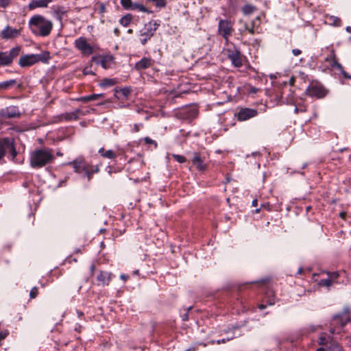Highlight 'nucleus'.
<instances>
[{
    "mask_svg": "<svg viewBox=\"0 0 351 351\" xmlns=\"http://www.w3.org/2000/svg\"><path fill=\"white\" fill-rule=\"evenodd\" d=\"M29 27L36 36L46 37L53 28V23L41 15H34L29 21Z\"/></svg>",
    "mask_w": 351,
    "mask_h": 351,
    "instance_id": "obj_1",
    "label": "nucleus"
},
{
    "mask_svg": "<svg viewBox=\"0 0 351 351\" xmlns=\"http://www.w3.org/2000/svg\"><path fill=\"white\" fill-rule=\"evenodd\" d=\"M53 158L51 149H39L31 154L30 165L34 168H40L51 162Z\"/></svg>",
    "mask_w": 351,
    "mask_h": 351,
    "instance_id": "obj_2",
    "label": "nucleus"
},
{
    "mask_svg": "<svg viewBox=\"0 0 351 351\" xmlns=\"http://www.w3.org/2000/svg\"><path fill=\"white\" fill-rule=\"evenodd\" d=\"M69 165H72L75 173H84L88 181L92 178L93 173H97L99 171L97 166L91 165L82 157L77 158L69 162Z\"/></svg>",
    "mask_w": 351,
    "mask_h": 351,
    "instance_id": "obj_3",
    "label": "nucleus"
},
{
    "mask_svg": "<svg viewBox=\"0 0 351 351\" xmlns=\"http://www.w3.org/2000/svg\"><path fill=\"white\" fill-rule=\"evenodd\" d=\"M350 315L348 308H345L341 313L336 314L333 316L330 323V332L332 335L339 334L341 331V328L350 322Z\"/></svg>",
    "mask_w": 351,
    "mask_h": 351,
    "instance_id": "obj_4",
    "label": "nucleus"
},
{
    "mask_svg": "<svg viewBox=\"0 0 351 351\" xmlns=\"http://www.w3.org/2000/svg\"><path fill=\"white\" fill-rule=\"evenodd\" d=\"M49 58V52H44L40 54H29L23 56L20 58L19 64L21 67L32 66L38 62H46Z\"/></svg>",
    "mask_w": 351,
    "mask_h": 351,
    "instance_id": "obj_5",
    "label": "nucleus"
},
{
    "mask_svg": "<svg viewBox=\"0 0 351 351\" xmlns=\"http://www.w3.org/2000/svg\"><path fill=\"white\" fill-rule=\"evenodd\" d=\"M21 51V47L17 46L9 51L0 52V67L10 66L13 60L17 57Z\"/></svg>",
    "mask_w": 351,
    "mask_h": 351,
    "instance_id": "obj_6",
    "label": "nucleus"
},
{
    "mask_svg": "<svg viewBox=\"0 0 351 351\" xmlns=\"http://www.w3.org/2000/svg\"><path fill=\"white\" fill-rule=\"evenodd\" d=\"M158 26L159 23L156 21H150L145 25L144 27L141 30V36L143 37L141 42L143 45H145L154 36Z\"/></svg>",
    "mask_w": 351,
    "mask_h": 351,
    "instance_id": "obj_7",
    "label": "nucleus"
},
{
    "mask_svg": "<svg viewBox=\"0 0 351 351\" xmlns=\"http://www.w3.org/2000/svg\"><path fill=\"white\" fill-rule=\"evenodd\" d=\"M233 23L228 20L221 19L218 23V32L226 41L233 32Z\"/></svg>",
    "mask_w": 351,
    "mask_h": 351,
    "instance_id": "obj_8",
    "label": "nucleus"
},
{
    "mask_svg": "<svg viewBox=\"0 0 351 351\" xmlns=\"http://www.w3.org/2000/svg\"><path fill=\"white\" fill-rule=\"evenodd\" d=\"M74 46L83 56H90L93 53V47L88 43L84 37L77 38L74 41Z\"/></svg>",
    "mask_w": 351,
    "mask_h": 351,
    "instance_id": "obj_9",
    "label": "nucleus"
},
{
    "mask_svg": "<svg viewBox=\"0 0 351 351\" xmlns=\"http://www.w3.org/2000/svg\"><path fill=\"white\" fill-rule=\"evenodd\" d=\"M306 93L310 97L322 98L326 94V90L324 86L319 84H311L306 88Z\"/></svg>",
    "mask_w": 351,
    "mask_h": 351,
    "instance_id": "obj_10",
    "label": "nucleus"
},
{
    "mask_svg": "<svg viewBox=\"0 0 351 351\" xmlns=\"http://www.w3.org/2000/svg\"><path fill=\"white\" fill-rule=\"evenodd\" d=\"M257 114L258 112L255 109L244 108L237 112V118L238 121H244L256 117Z\"/></svg>",
    "mask_w": 351,
    "mask_h": 351,
    "instance_id": "obj_11",
    "label": "nucleus"
},
{
    "mask_svg": "<svg viewBox=\"0 0 351 351\" xmlns=\"http://www.w3.org/2000/svg\"><path fill=\"white\" fill-rule=\"evenodd\" d=\"M20 34V29L8 25L1 31L0 36L4 40H8L16 38Z\"/></svg>",
    "mask_w": 351,
    "mask_h": 351,
    "instance_id": "obj_12",
    "label": "nucleus"
},
{
    "mask_svg": "<svg viewBox=\"0 0 351 351\" xmlns=\"http://www.w3.org/2000/svg\"><path fill=\"white\" fill-rule=\"evenodd\" d=\"M191 162L198 171H204L207 168V165L205 163V158L202 157L198 152L193 153Z\"/></svg>",
    "mask_w": 351,
    "mask_h": 351,
    "instance_id": "obj_13",
    "label": "nucleus"
},
{
    "mask_svg": "<svg viewBox=\"0 0 351 351\" xmlns=\"http://www.w3.org/2000/svg\"><path fill=\"white\" fill-rule=\"evenodd\" d=\"M86 112H83L80 109H76L72 112H65L60 116V120L61 121H72L77 120L80 115H85Z\"/></svg>",
    "mask_w": 351,
    "mask_h": 351,
    "instance_id": "obj_14",
    "label": "nucleus"
},
{
    "mask_svg": "<svg viewBox=\"0 0 351 351\" xmlns=\"http://www.w3.org/2000/svg\"><path fill=\"white\" fill-rule=\"evenodd\" d=\"M154 63V60L149 58H143L141 60L136 62L134 68L136 70H143L150 67Z\"/></svg>",
    "mask_w": 351,
    "mask_h": 351,
    "instance_id": "obj_15",
    "label": "nucleus"
},
{
    "mask_svg": "<svg viewBox=\"0 0 351 351\" xmlns=\"http://www.w3.org/2000/svg\"><path fill=\"white\" fill-rule=\"evenodd\" d=\"M52 0H32L28 4V8L32 10L36 8H47Z\"/></svg>",
    "mask_w": 351,
    "mask_h": 351,
    "instance_id": "obj_16",
    "label": "nucleus"
},
{
    "mask_svg": "<svg viewBox=\"0 0 351 351\" xmlns=\"http://www.w3.org/2000/svg\"><path fill=\"white\" fill-rule=\"evenodd\" d=\"M1 114L8 118L17 117L20 115V112L16 107L10 106L2 110Z\"/></svg>",
    "mask_w": 351,
    "mask_h": 351,
    "instance_id": "obj_17",
    "label": "nucleus"
},
{
    "mask_svg": "<svg viewBox=\"0 0 351 351\" xmlns=\"http://www.w3.org/2000/svg\"><path fill=\"white\" fill-rule=\"evenodd\" d=\"M228 58L235 66L239 67L242 65V60L241 58L240 52L239 51L235 50L232 51L228 54Z\"/></svg>",
    "mask_w": 351,
    "mask_h": 351,
    "instance_id": "obj_18",
    "label": "nucleus"
},
{
    "mask_svg": "<svg viewBox=\"0 0 351 351\" xmlns=\"http://www.w3.org/2000/svg\"><path fill=\"white\" fill-rule=\"evenodd\" d=\"M97 280L99 281L103 286L108 285L111 280V274L107 271H101L97 276Z\"/></svg>",
    "mask_w": 351,
    "mask_h": 351,
    "instance_id": "obj_19",
    "label": "nucleus"
},
{
    "mask_svg": "<svg viewBox=\"0 0 351 351\" xmlns=\"http://www.w3.org/2000/svg\"><path fill=\"white\" fill-rule=\"evenodd\" d=\"M113 61V56L111 55H106L101 57L100 59V64L101 66L105 69H107L110 67L111 64Z\"/></svg>",
    "mask_w": 351,
    "mask_h": 351,
    "instance_id": "obj_20",
    "label": "nucleus"
},
{
    "mask_svg": "<svg viewBox=\"0 0 351 351\" xmlns=\"http://www.w3.org/2000/svg\"><path fill=\"white\" fill-rule=\"evenodd\" d=\"M325 61L329 62L332 68L341 69V64L335 60V54L334 51H332L330 54L325 58Z\"/></svg>",
    "mask_w": 351,
    "mask_h": 351,
    "instance_id": "obj_21",
    "label": "nucleus"
},
{
    "mask_svg": "<svg viewBox=\"0 0 351 351\" xmlns=\"http://www.w3.org/2000/svg\"><path fill=\"white\" fill-rule=\"evenodd\" d=\"M98 152L101 156L108 159H114L117 156V154L113 150H105L103 147L100 148Z\"/></svg>",
    "mask_w": 351,
    "mask_h": 351,
    "instance_id": "obj_22",
    "label": "nucleus"
},
{
    "mask_svg": "<svg viewBox=\"0 0 351 351\" xmlns=\"http://www.w3.org/2000/svg\"><path fill=\"white\" fill-rule=\"evenodd\" d=\"M259 17H256L254 20H252L249 25V33L252 35L254 34L257 32L258 27L259 25Z\"/></svg>",
    "mask_w": 351,
    "mask_h": 351,
    "instance_id": "obj_23",
    "label": "nucleus"
},
{
    "mask_svg": "<svg viewBox=\"0 0 351 351\" xmlns=\"http://www.w3.org/2000/svg\"><path fill=\"white\" fill-rule=\"evenodd\" d=\"M132 19V14H127L120 19L119 23L123 27H128L130 24Z\"/></svg>",
    "mask_w": 351,
    "mask_h": 351,
    "instance_id": "obj_24",
    "label": "nucleus"
},
{
    "mask_svg": "<svg viewBox=\"0 0 351 351\" xmlns=\"http://www.w3.org/2000/svg\"><path fill=\"white\" fill-rule=\"evenodd\" d=\"M16 83L15 80H10L3 82H0V90H6Z\"/></svg>",
    "mask_w": 351,
    "mask_h": 351,
    "instance_id": "obj_25",
    "label": "nucleus"
},
{
    "mask_svg": "<svg viewBox=\"0 0 351 351\" xmlns=\"http://www.w3.org/2000/svg\"><path fill=\"white\" fill-rule=\"evenodd\" d=\"M255 10V7L250 5V4H246L243 5L242 8V12L245 15H249L252 14Z\"/></svg>",
    "mask_w": 351,
    "mask_h": 351,
    "instance_id": "obj_26",
    "label": "nucleus"
},
{
    "mask_svg": "<svg viewBox=\"0 0 351 351\" xmlns=\"http://www.w3.org/2000/svg\"><path fill=\"white\" fill-rule=\"evenodd\" d=\"M115 83H116V80L114 79L105 78L100 83V86H103V87L112 86L114 85Z\"/></svg>",
    "mask_w": 351,
    "mask_h": 351,
    "instance_id": "obj_27",
    "label": "nucleus"
},
{
    "mask_svg": "<svg viewBox=\"0 0 351 351\" xmlns=\"http://www.w3.org/2000/svg\"><path fill=\"white\" fill-rule=\"evenodd\" d=\"M120 3L126 10H132L134 3L132 0H121Z\"/></svg>",
    "mask_w": 351,
    "mask_h": 351,
    "instance_id": "obj_28",
    "label": "nucleus"
},
{
    "mask_svg": "<svg viewBox=\"0 0 351 351\" xmlns=\"http://www.w3.org/2000/svg\"><path fill=\"white\" fill-rule=\"evenodd\" d=\"M138 10L141 12H146V13H152V11L149 10L143 5L136 3H134V5L132 7V10Z\"/></svg>",
    "mask_w": 351,
    "mask_h": 351,
    "instance_id": "obj_29",
    "label": "nucleus"
},
{
    "mask_svg": "<svg viewBox=\"0 0 351 351\" xmlns=\"http://www.w3.org/2000/svg\"><path fill=\"white\" fill-rule=\"evenodd\" d=\"M5 143H8L9 141L5 139L4 141H0V160L3 158L5 154Z\"/></svg>",
    "mask_w": 351,
    "mask_h": 351,
    "instance_id": "obj_30",
    "label": "nucleus"
},
{
    "mask_svg": "<svg viewBox=\"0 0 351 351\" xmlns=\"http://www.w3.org/2000/svg\"><path fill=\"white\" fill-rule=\"evenodd\" d=\"M329 339L330 337H328L325 333H322L319 337V343L322 346L326 345L328 342Z\"/></svg>",
    "mask_w": 351,
    "mask_h": 351,
    "instance_id": "obj_31",
    "label": "nucleus"
},
{
    "mask_svg": "<svg viewBox=\"0 0 351 351\" xmlns=\"http://www.w3.org/2000/svg\"><path fill=\"white\" fill-rule=\"evenodd\" d=\"M330 21H331L332 24L335 26H340L341 25V19L335 16H330L329 17Z\"/></svg>",
    "mask_w": 351,
    "mask_h": 351,
    "instance_id": "obj_32",
    "label": "nucleus"
},
{
    "mask_svg": "<svg viewBox=\"0 0 351 351\" xmlns=\"http://www.w3.org/2000/svg\"><path fill=\"white\" fill-rule=\"evenodd\" d=\"M172 156L179 163H183V162H186L185 157L182 155L173 154Z\"/></svg>",
    "mask_w": 351,
    "mask_h": 351,
    "instance_id": "obj_33",
    "label": "nucleus"
},
{
    "mask_svg": "<svg viewBox=\"0 0 351 351\" xmlns=\"http://www.w3.org/2000/svg\"><path fill=\"white\" fill-rule=\"evenodd\" d=\"M38 294V288L36 287H33L29 293L31 298H35Z\"/></svg>",
    "mask_w": 351,
    "mask_h": 351,
    "instance_id": "obj_34",
    "label": "nucleus"
},
{
    "mask_svg": "<svg viewBox=\"0 0 351 351\" xmlns=\"http://www.w3.org/2000/svg\"><path fill=\"white\" fill-rule=\"evenodd\" d=\"M239 23L243 24V27L239 29V31L241 34L244 32L247 31L249 32V25L242 21H239Z\"/></svg>",
    "mask_w": 351,
    "mask_h": 351,
    "instance_id": "obj_35",
    "label": "nucleus"
},
{
    "mask_svg": "<svg viewBox=\"0 0 351 351\" xmlns=\"http://www.w3.org/2000/svg\"><path fill=\"white\" fill-rule=\"evenodd\" d=\"M144 141L147 144L154 145L155 148H156L158 146L157 143L154 140L150 138L149 137L144 138Z\"/></svg>",
    "mask_w": 351,
    "mask_h": 351,
    "instance_id": "obj_36",
    "label": "nucleus"
},
{
    "mask_svg": "<svg viewBox=\"0 0 351 351\" xmlns=\"http://www.w3.org/2000/svg\"><path fill=\"white\" fill-rule=\"evenodd\" d=\"M328 351H341V346L337 344V343H335V344H332L329 348H328Z\"/></svg>",
    "mask_w": 351,
    "mask_h": 351,
    "instance_id": "obj_37",
    "label": "nucleus"
},
{
    "mask_svg": "<svg viewBox=\"0 0 351 351\" xmlns=\"http://www.w3.org/2000/svg\"><path fill=\"white\" fill-rule=\"evenodd\" d=\"M321 285L325 286V287H330L332 284V281L329 278H327V279H323L321 280V282H320Z\"/></svg>",
    "mask_w": 351,
    "mask_h": 351,
    "instance_id": "obj_38",
    "label": "nucleus"
},
{
    "mask_svg": "<svg viewBox=\"0 0 351 351\" xmlns=\"http://www.w3.org/2000/svg\"><path fill=\"white\" fill-rule=\"evenodd\" d=\"M337 69L343 75L344 78H346V79H351V75L344 71V69H343L342 66H341V69Z\"/></svg>",
    "mask_w": 351,
    "mask_h": 351,
    "instance_id": "obj_39",
    "label": "nucleus"
},
{
    "mask_svg": "<svg viewBox=\"0 0 351 351\" xmlns=\"http://www.w3.org/2000/svg\"><path fill=\"white\" fill-rule=\"evenodd\" d=\"M8 331L3 330L0 332V341L5 339L8 335Z\"/></svg>",
    "mask_w": 351,
    "mask_h": 351,
    "instance_id": "obj_40",
    "label": "nucleus"
},
{
    "mask_svg": "<svg viewBox=\"0 0 351 351\" xmlns=\"http://www.w3.org/2000/svg\"><path fill=\"white\" fill-rule=\"evenodd\" d=\"M121 93L125 97H127L130 93V89L128 88H123L121 90Z\"/></svg>",
    "mask_w": 351,
    "mask_h": 351,
    "instance_id": "obj_41",
    "label": "nucleus"
},
{
    "mask_svg": "<svg viewBox=\"0 0 351 351\" xmlns=\"http://www.w3.org/2000/svg\"><path fill=\"white\" fill-rule=\"evenodd\" d=\"M12 0H0V7H6Z\"/></svg>",
    "mask_w": 351,
    "mask_h": 351,
    "instance_id": "obj_42",
    "label": "nucleus"
},
{
    "mask_svg": "<svg viewBox=\"0 0 351 351\" xmlns=\"http://www.w3.org/2000/svg\"><path fill=\"white\" fill-rule=\"evenodd\" d=\"M233 339V337H228L227 339H219L217 341V344H220V343H225L226 342H227L228 341H230V339Z\"/></svg>",
    "mask_w": 351,
    "mask_h": 351,
    "instance_id": "obj_43",
    "label": "nucleus"
},
{
    "mask_svg": "<svg viewBox=\"0 0 351 351\" xmlns=\"http://www.w3.org/2000/svg\"><path fill=\"white\" fill-rule=\"evenodd\" d=\"M88 96L90 99V101H92V100L97 99V98H99L100 97H103L104 95L102 94H93V95H88Z\"/></svg>",
    "mask_w": 351,
    "mask_h": 351,
    "instance_id": "obj_44",
    "label": "nucleus"
},
{
    "mask_svg": "<svg viewBox=\"0 0 351 351\" xmlns=\"http://www.w3.org/2000/svg\"><path fill=\"white\" fill-rule=\"evenodd\" d=\"M143 125L142 124H137V123H135L134 125V127H133V130L132 131L134 132H138L139 130H140V128L142 127Z\"/></svg>",
    "mask_w": 351,
    "mask_h": 351,
    "instance_id": "obj_45",
    "label": "nucleus"
},
{
    "mask_svg": "<svg viewBox=\"0 0 351 351\" xmlns=\"http://www.w3.org/2000/svg\"><path fill=\"white\" fill-rule=\"evenodd\" d=\"M77 100L83 101V102H87V101H90V99L89 96H84V97H81L78 98Z\"/></svg>",
    "mask_w": 351,
    "mask_h": 351,
    "instance_id": "obj_46",
    "label": "nucleus"
},
{
    "mask_svg": "<svg viewBox=\"0 0 351 351\" xmlns=\"http://www.w3.org/2000/svg\"><path fill=\"white\" fill-rule=\"evenodd\" d=\"M292 53L295 56H299L300 54H301L302 51L300 49H293L292 50Z\"/></svg>",
    "mask_w": 351,
    "mask_h": 351,
    "instance_id": "obj_47",
    "label": "nucleus"
},
{
    "mask_svg": "<svg viewBox=\"0 0 351 351\" xmlns=\"http://www.w3.org/2000/svg\"><path fill=\"white\" fill-rule=\"evenodd\" d=\"M84 73L85 75H88V74H94L93 72H91L90 70L88 69V68H86L84 69Z\"/></svg>",
    "mask_w": 351,
    "mask_h": 351,
    "instance_id": "obj_48",
    "label": "nucleus"
},
{
    "mask_svg": "<svg viewBox=\"0 0 351 351\" xmlns=\"http://www.w3.org/2000/svg\"><path fill=\"white\" fill-rule=\"evenodd\" d=\"M120 278H121L122 280H128V278H129V277H128V276H127V275H125V274H121V275L120 276Z\"/></svg>",
    "mask_w": 351,
    "mask_h": 351,
    "instance_id": "obj_49",
    "label": "nucleus"
},
{
    "mask_svg": "<svg viewBox=\"0 0 351 351\" xmlns=\"http://www.w3.org/2000/svg\"><path fill=\"white\" fill-rule=\"evenodd\" d=\"M258 205V200L257 199H254L252 202V206L255 207Z\"/></svg>",
    "mask_w": 351,
    "mask_h": 351,
    "instance_id": "obj_50",
    "label": "nucleus"
},
{
    "mask_svg": "<svg viewBox=\"0 0 351 351\" xmlns=\"http://www.w3.org/2000/svg\"><path fill=\"white\" fill-rule=\"evenodd\" d=\"M114 33L116 36H119V34H120L119 29L118 28H115L114 29Z\"/></svg>",
    "mask_w": 351,
    "mask_h": 351,
    "instance_id": "obj_51",
    "label": "nucleus"
},
{
    "mask_svg": "<svg viewBox=\"0 0 351 351\" xmlns=\"http://www.w3.org/2000/svg\"><path fill=\"white\" fill-rule=\"evenodd\" d=\"M294 82H295V78L294 77H291L289 80V84L290 85L293 86L294 84Z\"/></svg>",
    "mask_w": 351,
    "mask_h": 351,
    "instance_id": "obj_52",
    "label": "nucleus"
},
{
    "mask_svg": "<svg viewBox=\"0 0 351 351\" xmlns=\"http://www.w3.org/2000/svg\"><path fill=\"white\" fill-rule=\"evenodd\" d=\"M346 30L348 33H351V26H347Z\"/></svg>",
    "mask_w": 351,
    "mask_h": 351,
    "instance_id": "obj_53",
    "label": "nucleus"
},
{
    "mask_svg": "<svg viewBox=\"0 0 351 351\" xmlns=\"http://www.w3.org/2000/svg\"><path fill=\"white\" fill-rule=\"evenodd\" d=\"M258 308H259L261 310H263V309H264V308H266V306H265V304H260V305L258 306Z\"/></svg>",
    "mask_w": 351,
    "mask_h": 351,
    "instance_id": "obj_54",
    "label": "nucleus"
},
{
    "mask_svg": "<svg viewBox=\"0 0 351 351\" xmlns=\"http://www.w3.org/2000/svg\"><path fill=\"white\" fill-rule=\"evenodd\" d=\"M95 266L94 265H92L90 266V271L92 274H93L94 271H95Z\"/></svg>",
    "mask_w": 351,
    "mask_h": 351,
    "instance_id": "obj_55",
    "label": "nucleus"
},
{
    "mask_svg": "<svg viewBox=\"0 0 351 351\" xmlns=\"http://www.w3.org/2000/svg\"><path fill=\"white\" fill-rule=\"evenodd\" d=\"M345 216H346V213L342 212V213H340V217L341 218H344Z\"/></svg>",
    "mask_w": 351,
    "mask_h": 351,
    "instance_id": "obj_56",
    "label": "nucleus"
},
{
    "mask_svg": "<svg viewBox=\"0 0 351 351\" xmlns=\"http://www.w3.org/2000/svg\"><path fill=\"white\" fill-rule=\"evenodd\" d=\"M317 330V328L315 326H311V331H315Z\"/></svg>",
    "mask_w": 351,
    "mask_h": 351,
    "instance_id": "obj_57",
    "label": "nucleus"
},
{
    "mask_svg": "<svg viewBox=\"0 0 351 351\" xmlns=\"http://www.w3.org/2000/svg\"><path fill=\"white\" fill-rule=\"evenodd\" d=\"M302 267H300V268L298 269V274H301V273H302Z\"/></svg>",
    "mask_w": 351,
    "mask_h": 351,
    "instance_id": "obj_58",
    "label": "nucleus"
},
{
    "mask_svg": "<svg viewBox=\"0 0 351 351\" xmlns=\"http://www.w3.org/2000/svg\"><path fill=\"white\" fill-rule=\"evenodd\" d=\"M338 276V274L337 272L333 273L332 277L337 278Z\"/></svg>",
    "mask_w": 351,
    "mask_h": 351,
    "instance_id": "obj_59",
    "label": "nucleus"
},
{
    "mask_svg": "<svg viewBox=\"0 0 351 351\" xmlns=\"http://www.w3.org/2000/svg\"><path fill=\"white\" fill-rule=\"evenodd\" d=\"M324 348H319L318 349H317L316 351H324Z\"/></svg>",
    "mask_w": 351,
    "mask_h": 351,
    "instance_id": "obj_60",
    "label": "nucleus"
},
{
    "mask_svg": "<svg viewBox=\"0 0 351 351\" xmlns=\"http://www.w3.org/2000/svg\"><path fill=\"white\" fill-rule=\"evenodd\" d=\"M187 319H188V315L186 314L184 315V317H183V320H187Z\"/></svg>",
    "mask_w": 351,
    "mask_h": 351,
    "instance_id": "obj_61",
    "label": "nucleus"
},
{
    "mask_svg": "<svg viewBox=\"0 0 351 351\" xmlns=\"http://www.w3.org/2000/svg\"><path fill=\"white\" fill-rule=\"evenodd\" d=\"M307 166V163H304L302 165V168H305Z\"/></svg>",
    "mask_w": 351,
    "mask_h": 351,
    "instance_id": "obj_62",
    "label": "nucleus"
},
{
    "mask_svg": "<svg viewBox=\"0 0 351 351\" xmlns=\"http://www.w3.org/2000/svg\"><path fill=\"white\" fill-rule=\"evenodd\" d=\"M274 304V302H271V301H270V302H269V305H273Z\"/></svg>",
    "mask_w": 351,
    "mask_h": 351,
    "instance_id": "obj_63",
    "label": "nucleus"
},
{
    "mask_svg": "<svg viewBox=\"0 0 351 351\" xmlns=\"http://www.w3.org/2000/svg\"><path fill=\"white\" fill-rule=\"evenodd\" d=\"M259 210H260V208H257L255 211H256V213H258Z\"/></svg>",
    "mask_w": 351,
    "mask_h": 351,
    "instance_id": "obj_64",
    "label": "nucleus"
}]
</instances>
